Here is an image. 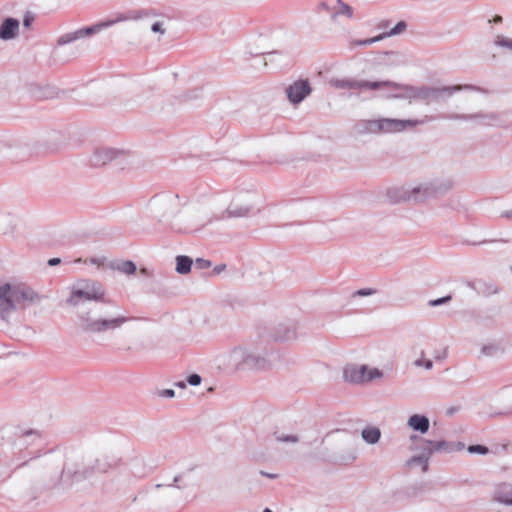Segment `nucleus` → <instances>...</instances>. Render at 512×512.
Instances as JSON below:
<instances>
[{
    "mask_svg": "<svg viewBox=\"0 0 512 512\" xmlns=\"http://www.w3.org/2000/svg\"><path fill=\"white\" fill-rule=\"evenodd\" d=\"M187 381L192 386H197L201 383V377L198 374H192L187 378Z\"/></svg>",
    "mask_w": 512,
    "mask_h": 512,
    "instance_id": "39",
    "label": "nucleus"
},
{
    "mask_svg": "<svg viewBox=\"0 0 512 512\" xmlns=\"http://www.w3.org/2000/svg\"><path fill=\"white\" fill-rule=\"evenodd\" d=\"M428 120L427 116L424 120H399L392 118L361 120L355 124L353 130L357 135L401 132L408 127L424 124Z\"/></svg>",
    "mask_w": 512,
    "mask_h": 512,
    "instance_id": "3",
    "label": "nucleus"
},
{
    "mask_svg": "<svg viewBox=\"0 0 512 512\" xmlns=\"http://www.w3.org/2000/svg\"><path fill=\"white\" fill-rule=\"evenodd\" d=\"M375 293V290L371 289V288H364V289H360V290H357L354 295L355 296H370L372 294Z\"/></svg>",
    "mask_w": 512,
    "mask_h": 512,
    "instance_id": "40",
    "label": "nucleus"
},
{
    "mask_svg": "<svg viewBox=\"0 0 512 512\" xmlns=\"http://www.w3.org/2000/svg\"><path fill=\"white\" fill-rule=\"evenodd\" d=\"M426 440L427 439H421L420 441L421 446L419 455L426 458V460L430 461V458L435 453V451L433 450V445L426 443Z\"/></svg>",
    "mask_w": 512,
    "mask_h": 512,
    "instance_id": "28",
    "label": "nucleus"
},
{
    "mask_svg": "<svg viewBox=\"0 0 512 512\" xmlns=\"http://www.w3.org/2000/svg\"><path fill=\"white\" fill-rule=\"evenodd\" d=\"M450 300H451V296L448 295V296H444L442 298L431 300L429 302V305L430 306H439V305H442V304H445V303L449 302Z\"/></svg>",
    "mask_w": 512,
    "mask_h": 512,
    "instance_id": "36",
    "label": "nucleus"
},
{
    "mask_svg": "<svg viewBox=\"0 0 512 512\" xmlns=\"http://www.w3.org/2000/svg\"><path fill=\"white\" fill-rule=\"evenodd\" d=\"M384 39V36L382 34L378 35V36H375V37H372V38H367V39H364L362 44L364 46H367V45H371V44H374L378 41H381Z\"/></svg>",
    "mask_w": 512,
    "mask_h": 512,
    "instance_id": "38",
    "label": "nucleus"
},
{
    "mask_svg": "<svg viewBox=\"0 0 512 512\" xmlns=\"http://www.w3.org/2000/svg\"><path fill=\"white\" fill-rule=\"evenodd\" d=\"M406 425L410 430L423 435L429 431L430 420L423 414H412L408 417Z\"/></svg>",
    "mask_w": 512,
    "mask_h": 512,
    "instance_id": "16",
    "label": "nucleus"
},
{
    "mask_svg": "<svg viewBox=\"0 0 512 512\" xmlns=\"http://www.w3.org/2000/svg\"><path fill=\"white\" fill-rule=\"evenodd\" d=\"M3 222L11 224V227L10 228H5V227L1 228L2 233L5 235L13 234V231H14V226H12L13 219L11 217H5V218H3Z\"/></svg>",
    "mask_w": 512,
    "mask_h": 512,
    "instance_id": "35",
    "label": "nucleus"
},
{
    "mask_svg": "<svg viewBox=\"0 0 512 512\" xmlns=\"http://www.w3.org/2000/svg\"><path fill=\"white\" fill-rule=\"evenodd\" d=\"M363 40H351L350 43H349V46L351 49L357 47V46H364L362 44Z\"/></svg>",
    "mask_w": 512,
    "mask_h": 512,
    "instance_id": "45",
    "label": "nucleus"
},
{
    "mask_svg": "<svg viewBox=\"0 0 512 512\" xmlns=\"http://www.w3.org/2000/svg\"><path fill=\"white\" fill-rule=\"evenodd\" d=\"M104 298L105 289L99 282L81 281L72 287L66 304L78 309V326L84 333L112 334L134 319L120 305Z\"/></svg>",
    "mask_w": 512,
    "mask_h": 512,
    "instance_id": "1",
    "label": "nucleus"
},
{
    "mask_svg": "<svg viewBox=\"0 0 512 512\" xmlns=\"http://www.w3.org/2000/svg\"><path fill=\"white\" fill-rule=\"evenodd\" d=\"M451 179H434L409 185L410 201L422 202L430 197L443 195L453 188Z\"/></svg>",
    "mask_w": 512,
    "mask_h": 512,
    "instance_id": "4",
    "label": "nucleus"
},
{
    "mask_svg": "<svg viewBox=\"0 0 512 512\" xmlns=\"http://www.w3.org/2000/svg\"><path fill=\"white\" fill-rule=\"evenodd\" d=\"M60 262H61V259H60V258H51V259L48 261V265H49V266H55V265H58Z\"/></svg>",
    "mask_w": 512,
    "mask_h": 512,
    "instance_id": "47",
    "label": "nucleus"
},
{
    "mask_svg": "<svg viewBox=\"0 0 512 512\" xmlns=\"http://www.w3.org/2000/svg\"><path fill=\"white\" fill-rule=\"evenodd\" d=\"M509 396L512 398V390L509 392Z\"/></svg>",
    "mask_w": 512,
    "mask_h": 512,
    "instance_id": "59",
    "label": "nucleus"
},
{
    "mask_svg": "<svg viewBox=\"0 0 512 512\" xmlns=\"http://www.w3.org/2000/svg\"><path fill=\"white\" fill-rule=\"evenodd\" d=\"M284 332H281V328L276 333V338L279 340H290L296 338V327L294 324L283 327Z\"/></svg>",
    "mask_w": 512,
    "mask_h": 512,
    "instance_id": "27",
    "label": "nucleus"
},
{
    "mask_svg": "<svg viewBox=\"0 0 512 512\" xmlns=\"http://www.w3.org/2000/svg\"><path fill=\"white\" fill-rule=\"evenodd\" d=\"M414 365L417 367H425V369L430 370L433 367V363L431 360H423V359H417L414 362Z\"/></svg>",
    "mask_w": 512,
    "mask_h": 512,
    "instance_id": "34",
    "label": "nucleus"
},
{
    "mask_svg": "<svg viewBox=\"0 0 512 512\" xmlns=\"http://www.w3.org/2000/svg\"><path fill=\"white\" fill-rule=\"evenodd\" d=\"M250 211L249 207H240V208H229L228 214L229 216L243 217L246 216Z\"/></svg>",
    "mask_w": 512,
    "mask_h": 512,
    "instance_id": "31",
    "label": "nucleus"
},
{
    "mask_svg": "<svg viewBox=\"0 0 512 512\" xmlns=\"http://www.w3.org/2000/svg\"><path fill=\"white\" fill-rule=\"evenodd\" d=\"M226 268V266L224 264H221V265H217L215 268H214V271L216 273H221L222 271H224Z\"/></svg>",
    "mask_w": 512,
    "mask_h": 512,
    "instance_id": "49",
    "label": "nucleus"
},
{
    "mask_svg": "<svg viewBox=\"0 0 512 512\" xmlns=\"http://www.w3.org/2000/svg\"><path fill=\"white\" fill-rule=\"evenodd\" d=\"M410 439L414 441L416 439V436H411Z\"/></svg>",
    "mask_w": 512,
    "mask_h": 512,
    "instance_id": "57",
    "label": "nucleus"
},
{
    "mask_svg": "<svg viewBox=\"0 0 512 512\" xmlns=\"http://www.w3.org/2000/svg\"><path fill=\"white\" fill-rule=\"evenodd\" d=\"M192 259L188 256L179 255L176 257V272L179 274H187L191 271Z\"/></svg>",
    "mask_w": 512,
    "mask_h": 512,
    "instance_id": "24",
    "label": "nucleus"
},
{
    "mask_svg": "<svg viewBox=\"0 0 512 512\" xmlns=\"http://www.w3.org/2000/svg\"><path fill=\"white\" fill-rule=\"evenodd\" d=\"M496 44L501 47H505V48L512 50V40L511 39H508L505 37H498L496 40Z\"/></svg>",
    "mask_w": 512,
    "mask_h": 512,
    "instance_id": "33",
    "label": "nucleus"
},
{
    "mask_svg": "<svg viewBox=\"0 0 512 512\" xmlns=\"http://www.w3.org/2000/svg\"><path fill=\"white\" fill-rule=\"evenodd\" d=\"M406 466L413 467L419 466L423 473H426L429 470V461L426 458L420 456L419 454L412 456L406 461Z\"/></svg>",
    "mask_w": 512,
    "mask_h": 512,
    "instance_id": "25",
    "label": "nucleus"
},
{
    "mask_svg": "<svg viewBox=\"0 0 512 512\" xmlns=\"http://www.w3.org/2000/svg\"><path fill=\"white\" fill-rule=\"evenodd\" d=\"M246 348L236 347L222 355V364L225 368L233 371L245 369Z\"/></svg>",
    "mask_w": 512,
    "mask_h": 512,
    "instance_id": "12",
    "label": "nucleus"
},
{
    "mask_svg": "<svg viewBox=\"0 0 512 512\" xmlns=\"http://www.w3.org/2000/svg\"><path fill=\"white\" fill-rule=\"evenodd\" d=\"M467 451L470 454H480V455H486L489 453L488 447L484 445H470L467 448Z\"/></svg>",
    "mask_w": 512,
    "mask_h": 512,
    "instance_id": "30",
    "label": "nucleus"
},
{
    "mask_svg": "<svg viewBox=\"0 0 512 512\" xmlns=\"http://www.w3.org/2000/svg\"><path fill=\"white\" fill-rule=\"evenodd\" d=\"M20 30V22L16 18L8 17L0 25V39L9 41L15 39Z\"/></svg>",
    "mask_w": 512,
    "mask_h": 512,
    "instance_id": "15",
    "label": "nucleus"
},
{
    "mask_svg": "<svg viewBox=\"0 0 512 512\" xmlns=\"http://www.w3.org/2000/svg\"><path fill=\"white\" fill-rule=\"evenodd\" d=\"M123 154L122 150L112 147H99L93 151L90 163L95 167L104 166Z\"/></svg>",
    "mask_w": 512,
    "mask_h": 512,
    "instance_id": "13",
    "label": "nucleus"
},
{
    "mask_svg": "<svg viewBox=\"0 0 512 512\" xmlns=\"http://www.w3.org/2000/svg\"><path fill=\"white\" fill-rule=\"evenodd\" d=\"M279 442L297 443L299 441L296 435H278L276 437Z\"/></svg>",
    "mask_w": 512,
    "mask_h": 512,
    "instance_id": "32",
    "label": "nucleus"
},
{
    "mask_svg": "<svg viewBox=\"0 0 512 512\" xmlns=\"http://www.w3.org/2000/svg\"><path fill=\"white\" fill-rule=\"evenodd\" d=\"M311 92L309 81L303 79L294 81L286 88L287 98L294 105L301 103Z\"/></svg>",
    "mask_w": 512,
    "mask_h": 512,
    "instance_id": "11",
    "label": "nucleus"
},
{
    "mask_svg": "<svg viewBox=\"0 0 512 512\" xmlns=\"http://www.w3.org/2000/svg\"><path fill=\"white\" fill-rule=\"evenodd\" d=\"M500 217L507 220H512V209L502 211L500 213Z\"/></svg>",
    "mask_w": 512,
    "mask_h": 512,
    "instance_id": "43",
    "label": "nucleus"
},
{
    "mask_svg": "<svg viewBox=\"0 0 512 512\" xmlns=\"http://www.w3.org/2000/svg\"><path fill=\"white\" fill-rule=\"evenodd\" d=\"M176 386H178L180 388H185L186 384L184 382H178V383H176Z\"/></svg>",
    "mask_w": 512,
    "mask_h": 512,
    "instance_id": "52",
    "label": "nucleus"
},
{
    "mask_svg": "<svg viewBox=\"0 0 512 512\" xmlns=\"http://www.w3.org/2000/svg\"><path fill=\"white\" fill-rule=\"evenodd\" d=\"M493 499L507 506H512V485L501 483L496 486Z\"/></svg>",
    "mask_w": 512,
    "mask_h": 512,
    "instance_id": "18",
    "label": "nucleus"
},
{
    "mask_svg": "<svg viewBox=\"0 0 512 512\" xmlns=\"http://www.w3.org/2000/svg\"><path fill=\"white\" fill-rule=\"evenodd\" d=\"M111 268L126 275H132L136 272V265L132 261H118L111 264Z\"/></svg>",
    "mask_w": 512,
    "mask_h": 512,
    "instance_id": "23",
    "label": "nucleus"
},
{
    "mask_svg": "<svg viewBox=\"0 0 512 512\" xmlns=\"http://www.w3.org/2000/svg\"><path fill=\"white\" fill-rule=\"evenodd\" d=\"M128 19H129L128 16H126L124 14H119L115 19L105 20V21L99 22V23H97V24H95V25H93L91 27L81 28V29H78L76 31L66 33V34H64V35H62V36H60L58 38L57 44L59 46L69 44V43H71L73 41L85 38V37L90 36V35H92L94 33H98V32L102 31L105 28L111 27V26H113L116 23H119V22H122V21H126Z\"/></svg>",
    "mask_w": 512,
    "mask_h": 512,
    "instance_id": "8",
    "label": "nucleus"
},
{
    "mask_svg": "<svg viewBox=\"0 0 512 512\" xmlns=\"http://www.w3.org/2000/svg\"><path fill=\"white\" fill-rule=\"evenodd\" d=\"M261 474H262L263 476H266V477L271 478V479H274V478H276V477H277V475H276V474L265 473V472H263V471L261 472Z\"/></svg>",
    "mask_w": 512,
    "mask_h": 512,
    "instance_id": "50",
    "label": "nucleus"
},
{
    "mask_svg": "<svg viewBox=\"0 0 512 512\" xmlns=\"http://www.w3.org/2000/svg\"><path fill=\"white\" fill-rule=\"evenodd\" d=\"M386 195L392 203L410 201L409 185L391 187L387 190Z\"/></svg>",
    "mask_w": 512,
    "mask_h": 512,
    "instance_id": "19",
    "label": "nucleus"
},
{
    "mask_svg": "<svg viewBox=\"0 0 512 512\" xmlns=\"http://www.w3.org/2000/svg\"><path fill=\"white\" fill-rule=\"evenodd\" d=\"M362 439L369 445H375L381 438V430L376 426H367L361 432Z\"/></svg>",
    "mask_w": 512,
    "mask_h": 512,
    "instance_id": "21",
    "label": "nucleus"
},
{
    "mask_svg": "<svg viewBox=\"0 0 512 512\" xmlns=\"http://www.w3.org/2000/svg\"><path fill=\"white\" fill-rule=\"evenodd\" d=\"M151 30L154 33H160L161 35L165 34V29L163 28V23L160 21H157L152 24Z\"/></svg>",
    "mask_w": 512,
    "mask_h": 512,
    "instance_id": "37",
    "label": "nucleus"
},
{
    "mask_svg": "<svg viewBox=\"0 0 512 512\" xmlns=\"http://www.w3.org/2000/svg\"><path fill=\"white\" fill-rule=\"evenodd\" d=\"M353 12V8L350 5L344 3L342 0H337V6L335 7V12L332 15V18H335L338 15H342L349 19H352Z\"/></svg>",
    "mask_w": 512,
    "mask_h": 512,
    "instance_id": "26",
    "label": "nucleus"
},
{
    "mask_svg": "<svg viewBox=\"0 0 512 512\" xmlns=\"http://www.w3.org/2000/svg\"><path fill=\"white\" fill-rule=\"evenodd\" d=\"M274 360L273 353H260L246 348L245 369H267L272 366Z\"/></svg>",
    "mask_w": 512,
    "mask_h": 512,
    "instance_id": "10",
    "label": "nucleus"
},
{
    "mask_svg": "<svg viewBox=\"0 0 512 512\" xmlns=\"http://www.w3.org/2000/svg\"><path fill=\"white\" fill-rule=\"evenodd\" d=\"M44 440L43 434L37 429H21L15 440V446L22 449L38 446Z\"/></svg>",
    "mask_w": 512,
    "mask_h": 512,
    "instance_id": "14",
    "label": "nucleus"
},
{
    "mask_svg": "<svg viewBox=\"0 0 512 512\" xmlns=\"http://www.w3.org/2000/svg\"><path fill=\"white\" fill-rule=\"evenodd\" d=\"M451 120H459V121H475L482 124H490L491 120H494V116L491 114H485L482 112L471 113V114H451L446 117Z\"/></svg>",
    "mask_w": 512,
    "mask_h": 512,
    "instance_id": "17",
    "label": "nucleus"
},
{
    "mask_svg": "<svg viewBox=\"0 0 512 512\" xmlns=\"http://www.w3.org/2000/svg\"><path fill=\"white\" fill-rule=\"evenodd\" d=\"M161 396L166 398H173L175 396V391L173 389H165L161 392Z\"/></svg>",
    "mask_w": 512,
    "mask_h": 512,
    "instance_id": "42",
    "label": "nucleus"
},
{
    "mask_svg": "<svg viewBox=\"0 0 512 512\" xmlns=\"http://www.w3.org/2000/svg\"><path fill=\"white\" fill-rule=\"evenodd\" d=\"M505 349L503 345L499 342H490L484 344L481 348V355L485 357H499L503 355Z\"/></svg>",
    "mask_w": 512,
    "mask_h": 512,
    "instance_id": "22",
    "label": "nucleus"
},
{
    "mask_svg": "<svg viewBox=\"0 0 512 512\" xmlns=\"http://www.w3.org/2000/svg\"><path fill=\"white\" fill-rule=\"evenodd\" d=\"M329 84L337 89L354 90H381L386 87H397V84L391 81H365L352 78H332Z\"/></svg>",
    "mask_w": 512,
    "mask_h": 512,
    "instance_id": "9",
    "label": "nucleus"
},
{
    "mask_svg": "<svg viewBox=\"0 0 512 512\" xmlns=\"http://www.w3.org/2000/svg\"><path fill=\"white\" fill-rule=\"evenodd\" d=\"M89 262H90L91 264H95V265L100 266V265H102V264H103V262H104V258H91V259L89 260Z\"/></svg>",
    "mask_w": 512,
    "mask_h": 512,
    "instance_id": "46",
    "label": "nucleus"
},
{
    "mask_svg": "<svg viewBox=\"0 0 512 512\" xmlns=\"http://www.w3.org/2000/svg\"><path fill=\"white\" fill-rule=\"evenodd\" d=\"M180 478H181V476H176L173 479V484H171L170 486H175L177 488H184V487H186V485L180 486V485L177 484L180 481Z\"/></svg>",
    "mask_w": 512,
    "mask_h": 512,
    "instance_id": "48",
    "label": "nucleus"
},
{
    "mask_svg": "<svg viewBox=\"0 0 512 512\" xmlns=\"http://www.w3.org/2000/svg\"><path fill=\"white\" fill-rule=\"evenodd\" d=\"M263 512H272L270 509L266 508Z\"/></svg>",
    "mask_w": 512,
    "mask_h": 512,
    "instance_id": "56",
    "label": "nucleus"
},
{
    "mask_svg": "<svg viewBox=\"0 0 512 512\" xmlns=\"http://www.w3.org/2000/svg\"><path fill=\"white\" fill-rule=\"evenodd\" d=\"M33 18L29 15L25 16L23 19V26L29 28L32 23Z\"/></svg>",
    "mask_w": 512,
    "mask_h": 512,
    "instance_id": "44",
    "label": "nucleus"
},
{
    "mask_svg": "<svg viewBox=\"0 0 512 512\" xmlns=\"http://www.w3.org/2000/svg\"><path fill=\"white\" fill-rule=\"evenodd\" d=\"M111 467L112 464L109 463L105 457L95 459L87 458L81 463H76L75 467H72L71 464H66L63 468L62 474L79 480L89 477L96 472L106 473Z\"/></svg>",
    "mask_w": 512,
    "mask_h": 512,
    "instance_id": "5",
    "label": "nucleus"
},
{
    "mask_svg": "<svg viewBox=\"0 0 512 512\" xmlns=\"http://www.w3.org/2000/svg\"><path fill=\"white\" fill-rule=\"evenodd\" d=\"M426 443L433 445V450L435 453L437 452H453V451H460L464 448V444L462 442H448L445 440L440 441H433V440H426Z\"/></svg>",
    "mask_w": 512,
    "mask_h": 512,
    "instance_id": "20",
    "label": "nucleus"
},
{
    "mask_svg": "<svg viewBox=\"0 0 512 512\" xmlns=\"http://www.w3.org/2000/svg\"><path fill=\"white\" fill-rule=\"evenodd\" d=\"M338 432H339L338 430H337V431H335V433H338ZM333 434H334V432H331V433L327 434V436H326V437H330V436H332Z\"/></svg>",
    "mask_w": 512,
    "mask_h": 512,
    "instance_id": "55",
    "label": "nucleus"
},
{
    "mask_svg": "<svg viewBox=\"0 0 512 512\" xmlns=\"http://www.w3.org/2000/svg\"><path fill=\"white\" fill-rule=\"evenodd\" d=\"M26 464H27V462H23V463L19 464V465L17 466V468H21V467L25 466Z\"/></svg>",
    "mask_w": 512,
    "mask_h": 512,
    "instance_id": "53",
    "label": "nucleus"
},
{
    "mask_svg": "<svg viewBox=\"0 0 512 512\" xmlns=\"http://www.w3.org/2000/svg\"><path fill=\"white\" fill-rule=\"evenodd\" d=\"M461 90H478V88L468 84L443 87H411L409 88V96L410 98L419 99L429 104L430 102L439 101L445 97H451L454 93Z\"/></svg>",
    "mask_w": 512,
    "mask_h": 512,
    "instance_id": "6",
    "label": "nucleus"
},
{
    "mask_svg": "<svg viewBox=\"0 0 512 512\" xmlns=\"http://www.w3.org/2000/svg\"><path fill=\"white\" fill-rule=\"evenodd\" d=\"M383 376V371L365 364L351 363L343 369L344 380L356 385L366 384Z\"/></svg>",
    "mask_w": 512,
    "mask_h": 512,
    "instance_id": "7",
    "label": "nucleus"
},
{
    "mask_svg": "<svg viewBox=\"0 0 512 512\" xmlns=\"http://www.w3.org/2000/svg\"><path fill=\"white\" fill-rule=\"evenodd\" d=\"M146 270L145 269H141V273L142 274H145Z\"/></svg>",
    "mask_w": 512,
    "mask_h": 512,
    "instance_id": "58",
    "label": "nucleus"
},
{
    "mask_svg": "<svg viewBox=\"0 0 512 512\" xmlns=\"http://www.w3.org/2000/svg\"><path fill=\"white\" fill-rule=\"evenodd\" d=\"M37 300H39L38 294L25 284H1L0 317L7 320L11 312L18 308H24Z\"/></svg>",
    "mask_w": 512,
    "mask_h": 512,
    "instance_id": "2",
    "label": "nucleus"
},
{
    "mask_svg": "<svg viewBox=\"0 0 512 512\" xmlns=\"http://www.w3.org/2000/svg\"><path fill=\"white\" fill-rule=\"evenodd\" d=\"M406 28H407L406 22L400 21L391 30H389L388 32L382 33V35L384 36V38L399 35V34L403 33L406 30Z\"/></svg>",
    "mask_w": 512,
    "mask_h": 512,
    "instance_id": "29",
    "label": "nucleus"
},
{
    "mask_svg": "<svg viewBox=\"0 0 512 512\" xmlns=\"http://www.w3.org/2000/svg\"><path fill=\"white\" fill-rule=\"evenodd\" d=\"M196 262L197 264H199L201 268H208L211 266V262L209 260H205L202 258H198Z\"/></svg>",
    "mask_w": 512,
    "mask_h": 512,
    "instance_id": "41",
    "label": "nucleus"
},
{
    "mask_svg": "<svg viewBox=\"0 0 512 512\" xmlns=\"http://www.w3.org/2000/svg\"><path fill=\"white\" fill-rule=\"evenodd\" d=\"M506 413L512 414V405L508 408Z\"/></svg>",
    "mask_w": 512,
    "mask_h": 512,
    "instance_id": "54",
    "label": "nucleus"
},
{
    "mask_svg": "<svg viewBox=\"0 0 512 512\" xmlns=\"http://www.w3.org/2000/svg\"><path fill=\"white\" fill-rule=\"evenodd\" d=\"M489 292H490V293H496V292H497V288H496V286L491 285V286L489 287Z\"/></svg>",
    "mask_w": 512,
    "mask_h": 512,
    "instance_id": "51",
    "label": "nucleus"
}]
</instances>
